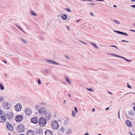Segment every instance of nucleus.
<instances>
[{
	"mask_svg": "<svg viewBox=\"0 0 135 135\" xmlns=\"http://www.w3.org/2000/svg\"><path fill=\"white\" fill-rule=\"evenodd\" d=\"M72 115L74 117H75L76 115V113L74 111H72Z\"/></svg>",
	"mask_w": 135,
	"mask_h": 135,
	"instance_id": "obj_29",
	"label": "nucleus"
},
{
	"mask_svg": "<svg viewBox=\"0 0 135 135\" xmlns=\"http://www.w3.org/2000/svg\"><path fill=\"white\" fill-rule=\"evenodd\" d=\"M88 5H92V6H94L95 5V4L94 3H89L88 4Z\"/></svg>",
	"mask_w": 135,
	"mask_h": 135,
	"instance_id": "obj_49",
	"label": "nucleus"
},
{
	"mask_svg": "<svg viewBox=\"0 0 135 135\" xmlns=\"http://www.w3.org/2000/svg\"><path fill=\"white\" fill-rule=\"evenodd\" d=\"M47 108L45 107H43L40 108L38 111V112L40 114H44L47 110Z\"/></svg>",
	"mask_w": 135,
	"mask_h": 135,
	"instance_id": "obj_6",
	"label": "nucleus"
},
{
	"mask_svg": "<svg viewBox=\"0 0 135 135\" xmlns=\"http://www.w3.org/2000/svg\"><path fill=\"white\" fill-rule=\"evenodd\" d=\"M128 115L131 117H133L134 115V114L133 111H131L128 113Z\"/></svg>",
	"mask_w": 135,
	"mask_h": 135,
	"instance_id": "obj_19",
	"label": "nucleus"
},
{
	"mask_svg": "<svg viewBox=\"0 0 135 135\" xmlns=\"http://www.w3.org/2000/svg\"><path fill=\"white\" fill-rule=\"evenodd\" d=\"M118 118H119L120 119V115H119V111L118 112Z\"/></svg>",
	"mask_w": 135,
	"mask_h": 135,
	"instance_id": "obj_55",
	"label": "nucleus"
},
{
	"mask_svg": "<svg viewBox=\"0 0 135 135\" xmlns=\"http://www.w3.org/2000/svg\"><path fill=\"white\" fill-rule=\"evenodd\" d=\"M13 101H12L11 100H9V105H12L13 104ZM12 106H9V109H10L11 108Z\"/></svg>",
	"mask_w": 135,
	"mask_h": 135,
	"instance_id": "obj_26",
	"label": "nucleus"
},
{
	"mask_svg": "<svg viewBox=\"0 0 135 135\" xmlns=\"http://www.w3.org/2000/svg\"><path fill=\"white\" fill-rule=\"evenodd\" d=\"M0 87L1 90H3L4 89V87L1 83H0Z\"/></svg>",
	"mask_w": 135,
	"mask_h": 135,
	"instance_id": "obj_28",
	"label": "nucleus"
},
{
	"mask_svg": "<svg viewBox=\"0 0 135 135\" xmlns=\"http://www.w3.org/2000/svg\"><path fill=\"white\" fill-rule=\"evenodd\" d=\"M5 76L6 77H7V74H4Z\"/></svg>",
	"mask_w": 135,
	"mask_h": 135,
	"instance_id": "obj_63",
	"label": "nucleus"
},
{
	"mask_svg": "<svg viewBox=\"0 0 135 135\" xmlns=\"http://www.w3.org/2000/svg\"><path fill=\"white\" fill-rule=\"evenodd\" d=\"M130 31H132L135 32V30H130Z\"/></svg>",
	"mask_w": 135,
	"mask_h": 135,
	"instance_id": "obj_57",
	"label": "nucleus"
},
{
	"mask_svg": "<svg viewBox=\"0 0 135 135\" xmlns=\"http://www.w3.org/2000/svg\"><path fill=\"white\" fill-rule=\"evenodd\" d=\"M95 1H101L103 2L104 1V0H95Z\"/></svg>",
	"mask_w": 135,
	"mask_h": 135,
	"instance_id": "obj_53",
	"label": "nucleus"
},
{
	"mask_svg": "<svg viewBox=\"0 0 135 135\" xmlns=\"http://www.w3.org/2000/svg\"><path fill=\"white\" fill-rule=\"evenodd\" d=\"M38 82L39 84H41V80H40V79H38Z\"/></svg>",
	"mask_w": 135,
	"mask_h": 135,
	"instance_id": "obj_43",
	"label": "nucleus"
},
{
	"mask_svg": "<svg viewBox=\"0 0 135 135\" xmlns=\"http://www.w3.org/2000/svg\"><path fill=\"white\" fill-rule=\"evenodd\" d=\"M27 135H34L33 131L32 130H29L27 132Z\"/></svg>",
	"mask_w": 135,
	"mask_h": 135,
	"instance_id": "obj_10",
	"label": "nucleus"
},
{
	"mask_svg": "<svg viewBox=\"0 0 135 135\" xmlns=\"http://www.w3.org/2000/svg\"><path fill=\"white\" fill-rule=\"evenodd\" d=\"M3 103V106L4 108V109H8V103L5 101H4Z\"/></svg>",
	"mask_w": 135,
	"mask_h": 135,
	"instance_id": "obj_8",
	"label": "nucleus"
},
{
	"mask_svg": "<svg viewBox=\"0 0 135 135\" xmlns=\"http://www.w3.org/2000/svg\"><path fill=\"white\" fill-rule=\"evenodd\" d=\"M133 109L135 111V106H134L133 107Z\"/></svg>",
	"mask_w": 135,
	"mask_h": 135,
	"instance_id": "obj_64",
	"label": "nucleus"
},
{
	"mask_svg": "<svg viewBox=\"0 0 135 135\" xmlns=\"http://www.w3.org/2000/svg\"><path fill=\"white\" fill-rule=\"evenodd\" d=\"M45 61H48V62H49L50 63H52V62L53 61H52V60H45Z\"/></svg>",
	"mask_w": 135,
	"mask_h": 135,
	"instance_id": "obj_38",
	"label": "nucleus"
},
{
	"mask_svg": "<svg viewBox=\"0 0 135 135\" xmlns=\"http://www.w3.org/2000/svg\"><path fill=\"white\" fill-rule=\"evenodd\" d=\"M24 126L22 124L19 125L17 127V130L20 132H22L24 131L25 129Z\"/></svg>",
	"mask_w": 135,
	"mask_h": 135,
	"instance_id": "obj_3",
	"label": "nucleus"
},
{
	"mask_svg": "<svg viewBox=\"0 0 135 135\" xmlns=\"http://www.w3.org/2000/svg\"><path fill=\"white\" fill-rule=\"evenodd\" d=\"M30 12L32 15L35 16H36V14L33 11L31 10L30 11Z\"/></svg>",
	"mask_w": 135,
	"mask_h": 135,
	"instance_id": "obj_27",
	"label": "nucleus"
},
{
	"mask_svg": "<svg viewBox=\"0 0 135 135\" xmlns=\"http://www.w3.org/2000/svg\"><path fill=\"white\" fill-rule=\"evenodd\" d=\"M23 119V116L21 115H17L15 117V120L17 122H20Z\"/></svg>",
	"mask_w": 135,
	"mask_h": 135,
	"instance_id": "obj_5",
	"label": "nucleus"
},
{
	"mask_svg": "<svg viewBox=\"0 0 135 135\" xmlns=\"http://www.w3.org/2000/svg\"><path fill=\"white\" fill-rule=\"evenodd\" d=\"M113 21L114 22L116 23L117 24H119L120 23V22L119 21L117 20H113Z\"/></svg>",
	"mask_w": 135,
	"mask_h": 135,
	"instance_id": "obj_31",
	"label": "nucleus"
},
{
	"mask_svg": "<svg viewBox=\"0 0 135 135\" xmlns=\"http://www.w3.org/2000/svg\"><path fill=\"white\" fill-rule=\"evenodd\" d=\"M64 9L65 10H66L67 11H68L69 12H71V10L69 8H66Z\"/></svg>",
	"mask_w": 135,
	"mask_h": 135,
	"instance_id": "obj_34",
	"label": "nucleus"
},
{
	"mask_svg": "<svg viewBox=\"0 0 135 135\" xmlns=\"http://www.w3.org/2000/svg\"><path fill=\"white\" fill-rule=\"evenodd\" d=\"M36 132L37 134H41L42 133V130L39 129L36 130Z\"/></svg>",
	"mask_w": 135,
	"mask_h": 135,
	"instance_id": "obj_17",
	"label": "nucleus"
},
{
	"mask_svg": "<svg viewBox=\"0 0 135 135\" xmlns=\"http://www.w3.org/2000/svg\"><path fill=\"white\" fill-rule=\"evenodd\" d=\"M114 31L120 34L124 35L126 36H127L128 35V34L125 32H123L119 31H117L115 30H114Z\"/></svg>",
	"mask_w": 135,
	"mask_h": 135,
	"instance_id": "obj_11",
	"label": "nucleus"
},
{
	"mask_svg": "<svg viewBox=\"0 0 135 135\" xmlns=\"http://www.w3.org/2000/svg\"><path fill=\"white\" fill-rule=\"evenodd\" d=\"M66 27H67L68 28V29L69 30V31H70V28L68 26H66Z\"/></svg>",
	"mask_w": 135,
	"mask_h": 135,
	"instance_id": "obj_59",
	"label": "nucleus"
},
{
	"mask_svg": "<svg viewBox=\"0 0 135 135\" xmlns=\"http://www.w3.org/2000/svg\"><path fill=\"white\" fill-rule=\"evenodd\" d=\"M114 56L116 57H120V58H122L123 59H124V57H122V56H119V55H116V54H115V55H114Z\"/></svg>",
	"mask_w": 135,
	"mask_h": 135,
	"instance_id": "obj_33",
	"label": "nucleus"
},
{
	"mask_svg": "<svg viewBox=\"0 0 135 135\" xmlns=\"http://www.w3.org/2000/svg\"><path fill=\"white\" fill-rule=\"evenodd\" d=\"M45 72L46 73H47L49 72V70L48 69H46L45 70Z\"/></svg>",
	"mask_w": 135,
	"mask_h": 135,
	"instance_id": "obj_44",
	"label": "nucleus"
},
{
	"mask_svg": "<svg viewBox=\"0 0 135 135\" xmlns=\"http://www.w3.org/2000/svg\"><path fill=\"white\" fill-rule=\"evenodd\" d=\"M121 41L122 42H126L127 43H128V42H129V41H126L125 40H122Z\"/></svg>",
	"mask_w": 135,
	"mask_h": 135,
	"instance_id": "obj_46",
	"label": "nucleus"
},
{
	"mask_svg": "<svg viewBox=\"0 0 135 135\" xmlns=\"http://www.w3.org/2000/svg\"><path fill=\"white\" fill-rule=\"evenodd\" d=\"M45 135H53V132L49 130H47L45 132Z\"/></svg>",
	"mask_w": 135,
	"mask_h": 135,
	"instance_id": "obj_12",
	"label": "nucleus"
},
{
	"mask_svg": "<svg viewBox=\"0 0 135 135\" xmlns=\"http://www.w3.org/2000/svg\"><path fill=\"white\" fill-rule=\"evenodd\" d=\"M118 118H119L120 119V115H119V111L118 112Z\"/></svg>",
	"mask_w": 135,
	"mask_h": 135,
	"instance_id": "obj_56",
	"label": "nucleus"
},
{
	"mask_svg": "<svg viewBox=\"0 0 135 135\" xmlns=\"http://www.w3.org/2000/svg\"><path fill=\"white\" fill-rule=\"evenodd\" d=\"M19 38L25 44H27V42L24 39L21 38Z\"/></svg>",
	"mask_w": 135,
	"mask_h": 135,
	"instance_id": "obj_21",
	"label": "nucleus"
},
{
	"mask_svg": "<svg viewBox=\"0 0 135 135\" xmlns=\"http://www.w3.org/2000/svg\"><path fill=\"white\" fill-rule=\"evenodd\" d=\"M51 126L52 128L54 129H57L59 127V124L57 121L55 120L51 123Z\"/></svg>",
	"mask_w": 135,
	"mask_h": 135,
	"instance_id": "obj_4",
	"label": "nucleus"
},
{
	"mask_svg": "<svg viewBox=\"0 0 135 135\" xmlns=\"http://www.w3.org/2000/svg\"><path fill=\"white\" fill-rule=\"evenodd\" d=\"M36 109H38L40 108V106L38 105H37L36 106Z\"/></svg>",
	"mask_w": 135,
	"mask_h": 135,
	"instance_id": "obj_39",
	"label": "nucleus"
},
{
	"mask_svg": "<svg viewBox=\"0 0 135 135\" xmlns=\"http://www.w3.org/2000/svg\"><path fill=\"white\" fill-rule=\"evenodd\" d=\"M95 109L94 108H93L92 110V111L93 112H94L95 111Z\"/></svg>",
	"mask_w": 135,
	"mask_h": 135,
	"instance_id": "obj_62",
	"label": "nucleus"
},
{
	"mask_svg": "<svg viewBox=\"0 0 135 135\" xmlns=\"http://www.w3.org/2000/svg\"><path fill=\"white\" fill-rule=\"evenodd\" d=\"M10 115V117H9V119H12L13 118L15 117V115L12 112H10L9 113V115Z\"/></svg>",
	"mask_w": 135,
	"mask_h": 135,
	"instance_id": "obj_13",
	"label": "nucleus"
},
{
	"mask_svg": "<svg viewBox=\"0 0 135 135\" xmlns=\"http://www.w3.org/2000/svg\"><path fill=\"white\" fill-rule=\"evenodd\" d=\"M60 131H61L63 133H65L66 132V128H64L63 126L60 127Z\"/></svg>",
	"mask_w": 135,
	"mask_h": 135,
	"instance_id": "obj_14",
	"label": "nucleus"
},
{
	"mask_svg": "<svg viewBox=\"0 0 135 135\" xmlns=\"http://www.w3.org/2000/svg\"><path fill=\"white\" fill-rule=\"evenodd\" d=\"M52 63L56 65H59V64L58 63L56 62H55L54 61H53L52 62Z\"/></svg>",
	"mask_w": 135,
	"mask_h": 135,
	"instance_id": "obj_35",
	"label": "nucleus"
},
{
	"mask_svg": "<svg viewBox=\"0 0 135 135\" xmlns=\"http://www.w3.org/2000/svg\"><path fill=\"white\" fill-rule=\"evenodd\" d=\"M31 122L34 124H37L38 122V119L37 118V117H32L31 119Z\"/></svg>",
	"mask_w": 135,
	"mask_h": 135,
	"instance_id": "obj_7",
	"label": "nucleus"
},
{
	"mask_svg": "<svg viewBox=\"0 0 135 135\" xmlns=\"http://www.w3.org/2000/svg\"><path fill=\"white\" fill-rule=\"evenodd\" d=\"M109 107H108L106 109H105V110H108L109 109Z\"/></svg>",
	"mask_w": 135,
	"mask_h": 135,
	"instance_id": "obj_61",
	"label": "nucleus"
},
{
	"mask_svg": "<svg viewBox=\"0 0 135 135\" xmlns=\"http://www.w3.org/2000/svg\"><path fill=\"white\" fill-rule=\"evenodd\" d=\"M90 15L91 16H94L93 13L91 12L90 13Z\"/></svg>",
	"mask_w": 135,
	"mask_h": 135,
	"instance_id": "obj_51",
	"label": "nucleus"
},
{
	"mask_svg": "<svg viewBox=\"0 0 135 135\" xmlns=\"http://www.w3.org/2000/svg\"><path fill=\"white\" fill-rule=\"evenodd\" d=\"M3 100V97H0V102H2Z\"/></svg>",
	"mask_w": 135,
	"mask_h": 135,
	"instance_id": "obj_37",
	"label": "nucleus"
},
{
	"mask_svg": "<svg viewBox=\"0 0 135 135\" xmlns=\"http://www.w3.org/2000/svg\"><path fill=\"white\" fill-rule=\"evenodd\" d=\"M71 129H68V131L66 133L68 134H70L71 133Z\"/></svg>",
	"mask_w": 135,
	"mask_h": 135,
	"instance_id": "obj_30",
	"label": "nucleus"
},
{
	"mask_svg": "<svg viewBox=\"0 0 135 135\" xmlns=\"http://www.w3.org/2000/svg\"><path fill=\"white\" fill-rule=\"evenodd\" d=\"M15 25L18 28H20L22 31H23L24 33H25V32L21 28V27H20V26L18 24H15Z\"/></svg>",
	"mask_w": 135,
	"mask_h": 135,
	"instance_id": "obj_20",
	"label": "nucleus"
},
{
	"mask_svg": "<svg viewBox=\"0 0 135 135\" xmlns=\"http://www.w3.org/2000/svg\"><path fill=\"white\" fill-rule=\"evenodd\" d=\"M65 57H66V58L68 59V60L70 59V58L67 55H65Z\"/></svg>",
	"mask_w": 135,
	"mask_h": 135,
	"instance_id": "obj_48",
	"label": "nucleus"
},
{
	"mask_svg": "<svg viewBox=\"0 0 135 135\" xmlns=\"http://www.w3.org/2000/svg\"><path fill=\"white\" fill-rule=\"evenodd\" d=\"M68 123V122L67 121L65 120L64 121V123L65 124H67Z\"/></svg>",
	"mask_w": 135,
	"mask_h": 135,
	"instance_id": "obj_52",
	"label": "nucleus"
},
{
	"mask_svg": "<svg viewBox=\"0 0 135 135\" xmlns=\"http://www.w3.org/2000/svg\"><path fill=\"white\" fill-rule=\"evenodd\" d=\"M91 44L92 45H93L96 48L98 49L99 48L98 47V46H97L93 42H91Z\"/></svg>",
	"mask_w": 135,
	"mask_h": 135,
	"instance_id": "obj_24",
	"label": "nucleus"
},
{
	"mask_svg": "<svg viewBox=\"0 0 135 135\" xmlns=\"http://www.w3.org/2000/svg\"><path fill=\"white\" fill-rule=\"evenodd\" d=\"M74 108H75V112L76 113H78V110L77 109L76 107H75Z\"/></svg>",
	"mask_w": 135,
	"mask_h": 135,
	"instance_id": "obj_41",
	"label": "nucleus"
},
{
	"mask_svg": "<svg viewBox=\"0 0 135 135\" xmlns=\"http://www.w3.org/2000/svg\"><path fill=\"white\" fill-rule=\"evenodd\" d=\"M108 54V55H112V56H114V55H115V54Z\"/></svg>",
	"mask_w": 135,
	"mask_h": 135,
	"instance_id": "obj_50",
	"label": "nucleus"
},
{
	"mask_svg": "<svg viewBox=\"0 0 135 135\" xmlns=\"http://www.w3.org/2000/svg\"><path fill=\"white\" fill-rule=\"evenodd\" d=\"M45 116L47 120H49L51 117V116L47 113L45 114Z\"/></svg>",
	"mask_w": 135,
	"mask_h": 135,
	"instance_id": "obj_16",
	"label": "nucleus"
},
{
	"mask_svg": "<svg viewBox=\"0 0 135 135\" xmlns=\"http://www.w3.org/2000/svg\"><path fill=\"white\" fill-rule=\"evenodd\" d=\"M109 47H114L116 49L119 50V49L118 48L115 46L114 45H110L109 46Z\"/></svg>",
	"mask_w": 135,
	"mask_h": 135,
	"instance_id": "obj_36",
	"label": "nucleus"
},
{
	"mask_svg": "<svg viewBox=\"0 0 135 135\" xmlns=\"http://www.w3.org/2000/svg\"><path fill=\"white\" fill-rule=\"evenodd\" d=\"M132 7L135 8V5H132L131 6Z\"/></svg>",
	"mask_w": 135,
	"mask_h": 135,
	"instance_id": "obj_54",
	"label": "nucleus"
},
{
	"mask_svg": "<svg viewBox=\"0 0 135 135\" xmlns=\"http://www.w3.org/2000/svg\"><path fill=\"white\" fill-rule=\"evenodd\" d=\"M13 129V128L12 125L9 123V130L12 131Z\"/></svg>",
	"mask_w": 135,
	"mask_h": 135,
	"instance_id": "obj_25",
	"label": "nucleus"
},
{
	"mask_svg": "<svg viewBox=\"0 0 135 135\" xmlns=\"http://www.w3.org/2000/svg\"><path fill=\"white\" fill-rule=\"evenodd\" d=\"M124 59L125 60H126V61H127V62H129L132 61V60H129L126 59L125 58H124Z\"/></svg>",
	"mask_w": 135,
	"mask_h": 135,
	"instance_id": "obj_40",
	"label": "nucleus"
},
{
	"mask_svg": "<svg viewBox=\"0 0 135 135\" xmlns=\"http://www.w3.org/2000/svg\"><path fill=\"white\" fill-rule=\"evenodd\" d=\"M32 112L30 109H27L25 110V114L28 115H30Z\"/></svg>",
	"mask_w": 135,
	"mask_h": 135,
	"instance_id": "obj_9",
	"label": "nucleus"
},
{
	"mask_svg": "<svg viewBox=\"0 0 135 135\" xmlns=\"http://www.w3.org/2000/svg\"><path fill=\"white\" fill-rule=\"evenodd\" d=\"M80 42H81V43H83V44H85V45H87V43H85V42H83V41H80Z\"/></svg>",
	"mask_w": 135,
	"mask_h": 135,
	"instance_id": "obj_47",
	"label": "nucleus"
},
{
	"mask_svg": "<svg viewBox=\"0 0 135 135\" xmlns=\"http://www.w3.org/2000/svg\"><path fill=\"white\" fill-rule=\"evenodd\" d=\"M0 119H2L3 121H4L6 120V118L4 116H0Z\"/></svg>",
	"mask_w": 135,
	"mask_h": 135,
	"instance_id": "obj_23",
	"label": "nucleus"
},
{
	"mask_svg": "<svg viewBox=\"0 0 135 135\" xmlns=\"http://www.w3.org/2000/svg\"><path fill=\"white\" fill-rule=\"evenodd\" d=\"M84 135H89V134L87 132V133H86Z\"/></svg>",
	"mask_w": 135,
	"mask_h": 135,
	"instance_id": "obj_58",
	"label": "nucleus"
},
{
	"mask_svg": "<svg viewBox=\"0 0 135 135\" xmlns=\"http://www.w3.org/2000/svg\"><path fill=\"white\" fill-rule=\"evenodd\" d=\"M22 108V106L20 103H18L15 106V109L17 112L20 111Z\"/></svg>",
	"mask_w": 135,
	"mask_h": 135,
	"instance_id": "obj_2",
	"label": "nucleus"
},
{
	"mask_svg": "<svg viewBox=\"0 0 135 135\" xmlns=\"http://www.w3.org/2000/svg\"><path fill=\"white\" fill-rule=\"evenodd\" d=\"M127 86L128 88H129L130 89L132 88L131 86V85H129L128 83V84H127Z\"/></svg>",
	"mask_w": 135,
	"mask_h": 135,
	"instance_id": "obj_42",
	"label": "nucleus"
},
{
	"mask_svg": "<svg viewBox=\"0 0 135 135\" xmlns=\"http://www.w3.org/2000/svg\"><path fill=\"white\" fill-rule=\"evenodd\" d=\"M126 124L127 125L130 127H132V125L131 123L129 121L127 120L126 122Z\"/></svg>",
	"mask_w": 135,
	"mask_h": 135,
	"instance_id": "obj_15",
	"label": "nucleus"
},
{
	"mask_svg": "<svg viewBox=\"0 0 135 135\" xmlns=\"http://www.w3.org/2000/svg\"><path fill=\"white\" fill-rule=\"evenodd\" d=\"M39 123L41 126L44 127L45 126L47 123V121L43 117H42L39 118Z\"/></svg>",
	"mask_w": 135,
	"mask_h": 135,
	"instance_id": "obj_1",
	"label": "nucleus"
},
{
	"mask_svg": "<svg viewBox=\"0 0 135 135\" xmlns=\"http://www.w3.org/2000/svg\"><path fill=\"white\" fill-rule=\"evenodd\" d=\"M61 17L62 19L65 20L67 19V16L66 15L62 14L61 16Z\"/></svg>",
	"mask_w": 135,
	"mask_h": 135,
	"instance_id": "obj_18",
	"label": "nucleus"
},
{
	"mask_svg": "<svg viewBox=\"0 0 135 135\" xmlns=\"http://www.w3.org/2000/svg\"><path fill=\"white\" fill-rule=\"evenodd\" d=\"M87 89L88 90L90 91H91L92 92H94V90L91 88H87Z\"/></svg>",
	"mask_w": 135,
	"mask_h": 135,
	"instance_id": "obj_32",
	"label": "nucleus"
},
{
	"mask_svg": "<svg viewBox=\"0 0 135 135\" xmlns=\"http://www.w3.org/2000/svg\"><path fill=\"white\" fill-rule=\"evenodd\" d=\"M65 80L68 83H69L70 84L71 83V82L69 80V78L68 77H67L66 76H65Z\"/></svg>",
	"mask_w": 135,
	"mask_h": 135,
	"instance_id": "obj_22",
	"label": "nucleus"
},
{
	"mask_svg": "<svg viewBox=\"0 0 135 135\" xmlns=\"http://www.w3.org/2000/svg\"><path fill=\"white\" fill-rule=\"evenodd\" d=\"M6 127L8 129V122H7L6 123Z\"/></svg>",
	"mask_w": 135,
	"mask_h": 135,
	"instance_id": "obj_45",
	"label": "nucleus"
},
{
	"mask_svg": "<svg viewBox=\"0 0 135 135\" xmlns=\"http://www.w3.org/2000/svg\"><path fill=\"white\" fill-rule=\"evenodd\" d=\"M66 100H64V104H65L66 103Z\"/></svg>",
	"mask_w": 135,
	"mask_h": 135,
	"instance_id": "obj_60",
	"label": "nucleus"
}]
</instances>
